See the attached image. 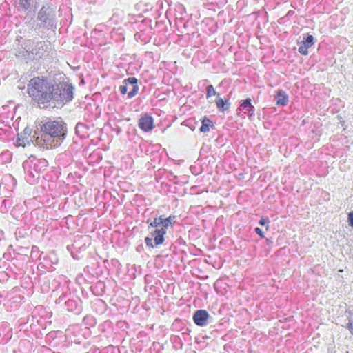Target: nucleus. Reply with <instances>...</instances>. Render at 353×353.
I'll return each mask as SVG.
<instances>
[{
  "mask_svg": "<svg viewBox=\"0 0 353 353\" xmlns=\"http://www.w3.org/2000/svg\"><path fill=\"white\" fill-rule=\"evenodd\" d=\"M213 126L214 125L212 121L205 117L201 121V126L200 127L199 130L201 132H208L210 130V128Z\"/></svg>",
  "mask_w": 353,
  "mask_h": 353,
  "instance_id": "a211bd4d",
  "label": "nucleus"
},
{
  "mask_svg": "<svg viewBox=\"0 0 353 353\" xmlns=\"http://www.w3.org/2000/svg\"><path fill=\"white\" fill-rule=\"evenodd\" d=\"M276 100L277 105H285L288 101V96L285 91L279 90L277 91Z\"/></svg>",
  "mask_w": 353,
  "mask_h": 353,
  "instance_id": "dca6fc26",
  "label": "nucleus"
},
{
  "mask_svg": "<svg viewBox=\"0 0 353 353\" xmlns=\"http://www.w3.org/2000/svg\"><path fill=\"white\" fill-rule=\"evenodd\" d=\"M348 222L349 225L353 227V211L350 212L348 214Z\"/></svg>",
  "mask_w": 353,
  "mask_h": 353,
  "instance_id": "a878e982",
  "label": "nucleus"
},
{
  "mask_svg": "<svg viewBox=\"0 0 353 353\" xmlns=\"http://www.w3.org/2000/svg\"><path fill=\"white\" fill-rule=\"evenodd\" d=\"M84 321H88V323L90 325H94L96 323L95 319L92 316H86V317H85Z\"/></svg>",
  "mask_w": 353,
  "mask_h": 353,
  "instance_id": "b1692460",
  "label": "nucleus"
},
{
  "mask_svg": "<svg viewBox=\"0 0 353 353\" xmlns=\"http://www.w3.org/2000/svg\"><path fill=\"white\" fill-rule=\"evenodd\" d=\"M270 223V220L268 217H262L259 221V223L262 226H266L267 229L268 228V224Z\"/></svg>",
  "mask_w": 353,
  "mask_h": 353,
  "instance_id": "5701e85b",
  "label": "nucleus"
},
{
  "mask_svg": "<svg viewBox=\"0 0 353 353\" xmlns=\"http://www.w3.org/2000/svg\"><path fill=\"white\" fill-rule=\"evenodd\" d=\"M153 118L145 114L139 120V127L145 132H149L153 128Z\"/></svg>",
  "mask_w": 353,
  "mask_h": 353,
  "instance_id": "f8f14e48",
  "label": "nucleus"
},
{
  "mask_svg": "<svg viewBox=\"0 0 353 353\" xmlns=\"http://www.w3.org/2000/svg\"><path fill=\"white\" fill-rule=\"evenodd\" d=\"M238 110L244 111V114H247L250 120H252L255 115V108L252 104V101L250 98L241 100Z\"/></svg>",
  "mask_w": 353,
  "mask_h": 353,
  "instance_id": "1a4fd4ad",
  "label": "nucleus"
},
{
  "mask_svg": "<svg viewBox=\"0 0 353 353\" xmlns=\"http://www.w3.org/2000/svg\"><path fill=\"white\" fill-rule=\"evenodd\" d=\"M214 95H216L217 97L220 96V94L215 91L212 85H208L206 88V98L208 99Z\"/></svg>",
  "mask_w": 353,
  "mask_h": 353,
  "instance_id": "6ab92c4d",
  "label": "nucleus"
},
{
  "mask_svg": "<svg viewBox=\"0 0 353 353\" xmlns=\"http://www.w3.org/2000/svg\"><path fill=\"white\" fill-rule=\"evenodd\" d=\"M314 37L311 34H307L304 40L299 43V52L302 55L308 54V49L314 45Z\"/></svg>",
  "mask_w": 353,
  "mask_h": 353,
  "instance_id": "9b49d317",
  "label": "nucleus"
},
{
  "mask_svg": "<svg viewBox=\"0 0 353 353\" xmlns=\"http://www.w3.org/2000/svg\"><path fill=\"white\" fill-rule=\"evenodd\" d=\"M348 323L347 325V328L350 332L352 334H353V314L349 312V315L347 316Z\"/></svg>",
  "mask_w": 353,
  "mask_h": 353,
  "instance_id": "412c9836",
  "label": "nucleus"
},
{
  "mask_svg": "<svg viewBox=\"0 0 353 353\" xmlns=\"http://www.w3.org/2000/svg\"><path fill=\"white\" fill-rule=\"evenodd\" d=\"M254 231L260 237H261V238L264 237V232H263V230L261 228L256 227L254 229Z\"/></svg>",
  "mask_w": 353,
  "mask_h": 353,
  "instance_id": "393cba45",
  "label": "nucleus"
},
{
  "mask_svg": "<svg viewBox=\"0 0 353 353\" xmlns=\"http://www.w3.org/2000/svg\"><path fill=\"white\" fill-rule=\"evenodd\" d=\"M68 295H70V293H62V294L56 300V303H64L68 311H76L79 312V309L78 308V301L74 299L68 298Z\"/></svg>",
  "mask_w": 353,
  "mask_h": 353,
  "instance_id": "6e6552de",
  "label": "nucleus"
},
{
  "mask_svg": "<svg viewBox=\"0 0 353 353\" xmlns=\"http://www.w3.org/2000/svg\"><path fill=\"white\" fill-rule=\"evenodd\" d=\"M37 19L39 23L37 28L54 29L56 28V11L50 6H43L37 13Z\"/></svg>",
  "mask_w": 353,
  "mask_h": 353,
  "instance_id": "423d86ee",
  "label": "nucleus"
},
{
  "mask_svg": "<svg viewBox=\"0 0 353 353\" xmlns=\"http://www.w3.org/2000/svg\"><path fill=\"white\" fill-rule=\"evenodd\" d=\"M47 48L45 41H40L37 38L27 39L23 43V49L28 53L29 58L39 59L41 58Z\"/></svg>",
  "mask_w": 353,
  "mask_h": 353,
  "instance_id": "0eeeda50",
  "label": "nucleus"
},
{
  "mask_svg": "<svg viewBox=\"0 0 353 353\" xmlns=\"http://www.w3.org/2000/svg\"><path fill=\"white\" fill-rule=\"evenodd\" d=\"M54 84L43 77H34L28 84V93L39 108L52 107Z\"/></svg>",
  "mask_w": 353,
  "mask_h": 353,
  "instance_id": "f03ea898",
  "label": "nucleus"
},
{
  "mask_svg": "<svg viewBox=\"0 0 353 353\" xmlns=\"http://www.w3.org/2000/svg\"><path fill=\"white\" fill-rule=\"evenodd\" d=\"M53 88L52 108L63 106L74 99V88L68 81H59Z\"/></svg>",
  "mask_w": 353,
  "mask_h": 353,
  "instance_id": "20e7f679",
  "label": "nucleus"
},
{
  "mask_svg": "<svg viewBox=\"0 0 353 353\" xmlns=\"http://www.w3.org/2000/svg\"><path fill=\"white\" fill-rule=\"evenodd\" d=\"M174 216L163 218V216H160L150 223L149 228H154V229L150 232L151 236L145 238V243L148 248H154L163 243L166 229L174 222Z\"/></svg>",
  "mask_w": 353,
  "mask_h": 353,
  "instance_id": "7ed1b4c3",
  "label": "nucleus"
},
{
  "mask_svg": "<svg viewBox=\"0 0 353 353\" xmlns=\"http://www.w3.org/2000/svg\"><path fill=\"white\" fill-rule=\"evenodd\" d=\"M266 243L267 244H271L272 243V241L270 239H266Z\"/></svg>",
  "mask_w": 353,
  "mask_h": 353,
  "instance_id": "bb28decb",
  "label": "nucleus"
},
{
  "mask_svg": "<svg viewBox=\"0 0 353 353\" xmlns=\"http://www.w3.org/2000/svg\"><path fill=\"white\" fill-rule=\"evenodd\" d=\"M52 263H54V264L57 263V259L55 258L54 259V261H52Z\"/></svg>",
  "mask_w": 353,
  "mask_h": 353,
  "instance_id": "cd10ccee",
  "label": "nucleus"
},
{
  "mask_svg": "<svg viewBox=\"0 0 353 353\" xmlns=\"http://www.w3.org/2000/svg\"><path fill=\"white\" fill-rule=\"evenodd\" d=\"M123 82H126L127 84H129L128 89L130 90L128 93V97L129 99H132L135 95L137 94L139 92V85H138V80L135 77H128L123 80Z\"/></svg>",
  "mask_w": 353,
  "mask_h": 353,
  "instance_id": "ddd939ff",
  "label": "nucleus"
},
{
  "mask_svg": "<svg viewBox=\"0 0 353 353\" xmlns=\"http://www.w3.org/2000/svg\"><path fill=\"white\" fill-rule=\"evenodd\" d=\"M41 135L37 141L46 148H57L63 143L67 134L66 125L62 121L49 119L41 125Z\"/></svg>",
  "mask_w": 353,
  "mask_h": 353,
  "instance_id": "f257e3e1",
  "label": "nucleus"
},
{
  "mask_svg": "<svg viewBox=\"0 0 353 353\" xmlns=\"http://www.w3.org/2000/svg\"><path fill=\"white\" fill-rule=\"evenodd\" d=\"M28 142V141L25 139L22 135L18 134L17 138L14 142V145L17 146H25L26 143Z\"/></svg>",
  "mask_w": 353,
  "mask_h": 353,
  "instance_id": "aec40b11",
  "label": "nucleus"
},
{
  "mask_svg": "<svg viewBox=\"0 0 353 353\" xmlns=\"http://www.w3.org/2000/svg\"><path fill=\"white\" fill-rule=\"evenodd\" d=\"M32 1L33 0H17L15 6L19 10H28L30 8Z\"/></svg>",
  "mask_w": 353,
  "mask_h": 353,
  "instance_id": "f3484780",
  "label": "nucleus"
},
{
  "mask_svg": "<svg viewBox=\"0 0 353 353\" xmlns=\"http://www.w3.org/2000/svg\"><path fill=\"white\" fill-rule=\"evenodd\" d=\"M346 353H349V352H348V351H347V352H346Z\"/></svg>",
  "mask_w": 353,
  "mask_h": 353,
  "instance_id": "c85d7f7f",
  "label": "nucleus"
},
{
  "mask_svg": "<svg viewBox=\"0 0 353 353\" xmlns=\"http://www.w3.org/2000/svg\"><path fill=\"white\" fill-rule=\"evenodd\" d=\"M48 163L45 159L30 157L23 163V168L26 174L27 180L34 182V178H38L40 172L43 171Z\"/></svg>",
  "mask_w": 353,
  "mask_h": 353,
  "instance_id": "39448f33",
  "label": "nucleus"
},
{
  "mask_svg": "<svg viewBox=\"0 0 353 353\" xmlns=\"http://www.w3.org/2000/svg\"><path fill=\"white\" fill-rule=\"evenodd\" d=\"M210 318L208 312L205 310H198L193 315V321L198 326H205L208 324V319Z\"/></svg>",
  "mask_w": 353,
  "mask_h": 353,
  "instance_id": "9d476101",
  "label": "nucleus"
},
{
  "mask_svg": "<svg viewBox=\"0 0 353 353\" xmlns=\"http://www.w3.org/2000/svg\"><path fill=\"white\" fill-rule=\"evenodd\" d=\"M129 84H127L126 82L123 81V84L119 86V91L122 94H125L127 93L128 90Z\"/></svg>",
  "mask_w": 353,
  "mask_h": 353,
  "instance_id": "4be33fe9",
  "label": "nucleus"
},
{
  "mask_svg": "<svg viewBox=\"0 0 353 353\" xmlns=\"http://www.w3.org/2000/svg\"><path fill=\"white\" fill-rule=\"evenodd\" d=\"M88 127L81 122H79L75 127V133L81 138H85L88 137Z\"/></svg>",
  "mask_w": 353,
  "mask_h": 353,
  "instance_id": "4468645a",
  "label": "nucleus"
},
{
  "mask_svg": "<svg viewBox=\"0 0 353 353\" xmlns=\"http://www.w3.org/2000/svg\"><path fill=\"white\" fill-rule=\"evenodd\" d=\"M215 103L218 110L221 112H225L230 108V103L228 100H223L222 98L218 97L215 100Z\"/></svg>",
  "mask_w": 353,
  "mask_h": 353,
  "instance_id": "2eb2a0df",
  "label": "nucleus"
}]
</instances>
